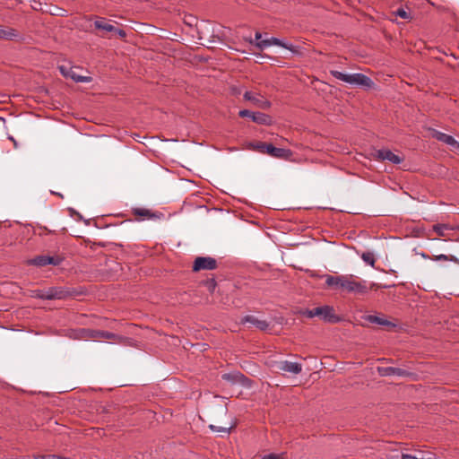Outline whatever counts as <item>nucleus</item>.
Wrapping results in <instances>:
<instances>
[{
  "instance_id": "nucleus-2",
  "label": "nucleus",
  "mask_w": 459,
  "mask_h": 459,
  "mask_svg": "<svg viewBox=\"0 0 459 459\" xmlns=\"http://www.w3.org/2000/svg\"><path fill=\"white\" fill-rule=\"evenodd\" d=\"M331 74L334 78L351 85L363 86L366 88H371L374 85L373 81L363 74H345L340 71H332Z\"/></svg>"
},
{
  "instance_id": "nucleus-25",
  "label": "nucleus",
  "mask_w": 459,
  "mask_h": 459,
  "mask_svg": "<svg viewBox=\"0 0 459 459\" xmlns=\"http://www.w3.org/2000/svg\"><path fill=\"white\" fill-rule=\"evenodd\" d=\"M433 230L437 233L438 236L444 237L446 235V230H448V227L445 224H437L433 227Z\"/></svg>"
},
{
  "instance_id": "nucleus-26",
  "label": "nucleus",
  "mask_w": 459,
  "mask_h": 459,
  "mask_svg": "<svg viewBox=\"0 0 459 459\" xmlns=\"http://www.w3.org/2000/svg\"><path fill=\"white\" fill-rule=\"evenodd\" d=\"M209 428L213 432L229 433L232 427L231 426L230 427H218V426H215V425H210Z\"/></svg>"
},
{
  "instance_id": "nucleus-20",
  "label": "nucleus",
  "mask_w": 459,
  "mask_h": 459,
  "mask_svg": "<svg viewBox=\"0 0 459 459\" xmlns=\"http://www.w3.org/2000/svg\"><path fill=\"white\" fill-rule=\"evenodd\" d=\"M134 213L144 219H151L154 217V214H152L150 210L144 208H136L134 210Z\"/></svg>"
},
{
  "instance_id": "nucleus-36",
  "label": "nucleus",
  "mask_w": 459,
  "mask_h": 459,
  "mask_svg": "<svg viewBox=\"0 0 459 459\" xmlns=\"http://www.w3.org/2000/svg\"><path fill=\"white\" fill-rule=\"evenodd\" d=\"M454 148H457V149H459V142H458V144H455V145H454Z\"/></svg>"
},
{
  "instance_id": "nucleus-17",
  "label": "nucleus",
  "mask_w": 459,
  "mask_h": 459,
  "mask_svg": "<svg viewBox=\"0 0 459 459\" xmlns=\"http://www.w3.org/2000/svg\"><path fill=\"white\" fill-rule=\"evenodd\" d=\"M19 37L16 30L13 28H4L0 26V39L6 40H13Z\"/></svg>"
},
{
  "instance_id": "nucleus-8",
  "label": "nucleus",
  "mask_w": 459,
  "mask_h": 459,
  "mask_svg": "<svg viewBox=\"0 0 459 459\" xmlns=\"http://www.w3.org/2000/svg\"><path fill=\"white\" fill-rule=\"evenodd\" d=\"M246 100L251 101L255 107L262 109H268L271 102L265 100L261 94L252 91H246L243 95Z\"/></svg>"
},
{
  "instance_id": "nucleus-33",
  "label": "nucleus",
  "mask_w": 459,
  "mask_h": 459,
  "mask_svg": "<svg viewBox=\"0 0 459 459\" xmlns=\"http://www.w3.org/2000/svg\"><path fill=\"white\" fill-rule=\"evenodd\" d=\"M44 459H59V456L56 455H46V457H44Z\"/></svg>"
},
{
  "instance_id": "nucleus-16",
  "label": "nucleus",
  "mask_w": 459,
  "mask_h": 459,
  "mask_svg": "<svg viewBox=\"0 0 459 459\" xmlns=\"http://www.w3.org/2000/svg\"><path fill=\"white\" fill-rule=\"evenodd\" d=\"M94 25H95L96 29L104 30L106 32H113L116 30V27H114L105 18H98L94 22Z\"/></svg>"
},
{
  "instance_id": "nucleus-9",
  "label": "nucleus",
  "mask_w": 459,
  "mask_h": 459,
  "mask_svg": "<svg viewBox=\"0 0 459 459\" xmlns=\"http://www.w3.org/2000/svg\"><path fill=\"white\" fill-rule=\"evenodd\" d=\"M45 290L46 299H63L70 295V291L63 287H49Z\"/></svg>"
},
{
  "instance_id": "nucleus-11",
  "label": "nucleus",
  "mask_w": 459,
  "mask_h": 459,
  "mask_svg": "<svg viewBox=\"0 0 459 459\" xmlns=\"http://www.w3.org/2000/svg\"><path fill=\"white\" fill-rule=\"evenodd\" d=\"M277 368H278V369H280L283 372L293 374V375H298L302 370V365L300 363L288 361V360L280 361L277 365Z\"/></svg>"
},
{
  "instance_id": "nucleus-24",
  "label": "nucleus",
  "mask_w": 459,
  "mask_h": 459,
  "mask_svg": "<svg viewBox=\"0 0 459 459\" xmlns=\"http://www.w3.org/2000/svg\"><path fill=\"white\" fill-rule=\"evenodd\" d=\"M368 320L370 323H375V324H377V325H390V322H388L387 320L380 318V317L376 316H369Z\"/></svg>"
},
{
  "instance_id": "nucleus-27",
  "label": "nucleus",
  "mask_w": 459,
  "mask_h": 459,
  "mask_svg": "<svg viewBox=\"0 0 459 459\" xmlns=\"http://www.w3.org/2000/svg\"><path fill=\"white\" fill-rule=\"evenodd\" d=\"M45 290H35L32 291V297L34 298H38V299H46L45 298Z\"/></svg>"
},
{
  "instance_id": "nucleus-12",
  "label": "nucleus",
  "mask_w": 459,
  "mask_h": 459,
  "mask_svg": "<svg viewBox=\"0 0 459 459\" xmlns=\"http://www.w3.org/2000/svg\"><path fill=\"white\" fill-rule=\"evenodd\" d=\"M378 372L383 377H389V376H398V377H405L408 376L409 373L400 368H394V367H385V368H378Z\"/></svg>"
},
{
  "instance_id": "nucleus-22",
  "label": "nucleus",
  "mask_w": 459,
  "mask_h": 459,
  "mask_svg": "<svg viewBox=\"0 0 459 459\" xmlns=\"http://www.w3.org/2000/svg\"><path fill=\"white\" fill-rule=\"evenodd\" d=\"M268 144L269 143H261V142L251 143H249V149L258 151L259 152H262V153H266Z\"/></svg>"
},
{
  "instance_id": "nucleus-13",
  "label": "nucleus",
  "mask_w": 459,
  "mask_h": 459,
  "mask_svg": "<svg viewBox=\"0 0 459 459\" xmlns=\"http://www.w3.org/2000/svg\"><path fill=\"white\" fill-rule=\"evenodd\" d=\"M377 156L383 160H388L393 164H400L403 161V159L398 155L394 154L393 152L387 149H382L377 152Z\"/></svg>"
},
{
  "instance_id": "nucleus-21",
  "label": "nucleus",
  "mask_w": 459,
  "mask_h": 459,
  "mask_svg": "<svg viewBox=\"0 0 459 459\" xmlns=\"http://www.w3.org/2000/svg\"><path fill=\"white\" fill-rule=\"evenodd\" d=\"M91 337L93 338H104V339H112L115 337V334L106 331H92Z\"/></svg>"
},
{
  "instance_id": "nucleus-3",
  "label": "nucleus",
  "mask_w": 459,
  "mask_h": 459,
  "mask_svg": "<svg viewBox=\"0 0 459 459\" xmlns=\"http://www.w3.org/2000/svg\"><path fill=\"white\" fill-rule=\"evenodd\" d=\"M315 314L324 322L330 324H335L342 320L341 316L335 314L334 308L327 305L315 307Z\"/></svg>"
},
{
  "instance_id": "nucleus-7",
  "label": "nucleus",
  "mask_w": 459,
  "mask_h": 459,
  "mask_svg": "<svg viewBox=\"0 0 459 459\" xmlns=\"http://www.w3.org/2000/svg\"><path fill=\"white\" fill-rule=\"evenodd\" d=\"M58 69L62 75H64L66 78H71L75 82H91L92 81L91 77L90 76H82L77 74L74 67L63 65H59Z\"/></svg>"
},
{
  "instance_id": "nucleus-23",
  "label": "nucleus",
  "mask_w": 459,
  "mask_h": 459,
  "mask_svg": "<svg viewBox=\"0 0 459 459\" xmlns=\"http://www.w3.org/2000/svg\"><path fill=\"white\" fill-rule=\"evenodd\" d=\"M361 259L367 264L371 265L372 267L375 265V256L371 252H364L361 255Z\"/></svg>"
},
{
  "instance_id": "nucleus-34",
  "label": "nucleus",
  "mask_w": 459,
  "mask_h": 459,
  "mask_svg": "<svg viewBox=\"0 0 459 459\" xmlns=\"http://www.w3.org/2000/svg\"><path fill=\"white\" fill-rule=\"evenodd\" d=\"M245 40L255 46V42L254 41V39H252V38H245Z\"/></svg>"
},
{
  "instance_id": "nucleus-15",
  "label": "nucleus",
  "mask_w": 459,
  "mask_h": 459,
  "mask_svg": "<svg viewBox=\"0 0 459 459\" xmlns=\"http://www.w3.org/2000/svg\"><path fill=\"white\" fill-rule=\"evenodd\" d=\"M266 153L274 158H287L290 152L287 149L277 148L273 144H268Z\"/></svg>"
},
{
  "instance_id": "nucleus-29",
  "label": "nucleus",
  "mask_w": 459,
  "mask_h": 459,
  "mask_svg": "<svg viewBox=\"0 0 459 459\" xmlns=\"http://www.w3.org/2000/svg\"><path fill=\"white\" fill-rule=\"evenodd\" d=\"M402 459H431V458H424V457L418 458L417 456L412 455L403 454Z\"/></svg>"
},
{
  "instance_id": "nucleus-14",
  "label": "nucleus",
  "mask_w": 459,
  "mask_h": 459,
  "mask_svg": "<svg viewBox=\"0 0 459 459\" xmlns=\"http://www.w3.org/2000/svg\"><path fill=\"white\" fill-rule=\"evenodd\" d=\"M242 323H248L260 330H266L269 326V323L265 320L258 319L255 316H246L242 320Z\"/></svg>"
},
{
  "instance_id": "nucleus-18",
  "label": "nucleus",
  "mask_w": 459,
  "mask_h": 459,
  "mask_svg": "<svg viewBox=\"0 0 459 459\" xmlns=\"http://www.w3.org/2000/svg\"><path fill=\"white\" fill-rule=\"evenodd\" d=\"M434 136L440 142L446 143L454 147L455 144H458V142L451 135H448L445 133L436 131Z\"/></svg>"
},
{
  "instance_id": "nucleus-30",
  "label": "nucleus",
  "mask_w": 459,
  "mask_h": 459,
  "mask_svg": "<svg viewBox=\"0 0 459 459\" xmlns=\"http://www.w3.org/2000/svg\"><path fill=\"white\" fill-rule=\"evenodd\" d=\"M434 260L436 261H447L448 260V256L446 255H436Z\"/></svg>"
},
{
  "instance_id": "nucleus-4",
  "label": "nucleus",
  "mask_w": 459,
  "mask_h": 459,
  "mask_svg": "<svg viewBox=\"0 0 459 459\" xmlns=\"http://www.w3.org/2000/svg\"><path fill=\"white\" fill-rule=\"evenodd\" d=\"M241 117H249L253 122L259 125H270L272 122L271 117L261 112H252L248 109H242L238 113Z\"/></svg>"
},
{
  "instance_id": "nucleus-31",
  "label": "nucleus",
  "mask_w": 459,
  "mask_h": 459,
  "mask_svg": "<svg viewBox=\"0 0 459 459\" xmlns=\"http://www.w3.org/2000/svg\"><path fill=\"white\" fill-rule=\"evenodd\" d=\"M116 34H117L120 38H125L126 33L125 30H121V29H117L116 28L115 31H114Z\"/></svg>"
},
{
  "instance_id": "nucleus-32",
  "label": "nucleus",
  "mask_w": 459,
  "mask_h": 459,
  "mask_svg": "<svg viewBox=\"0 0 459 459\" xmlns=\"http://www.w3.org/2000/svg\"><path fill=\"white\" fill-rule=\"evenodd\" d=\"M262 39V34L260 32H255L254 41L255 42L262 41L263 39Z\"/></svg>"
},
{
  "instance_id": "nucleus-28",
  "label": "nucleus",
  "mask_w": 459,
  "mask_h": 459,
  "mask_svg": "<svg viewBox=\"0 0 459 459\" xmlns=\"http://www.w3.org/2000/svg\"><path fill=\"white\" fill-rule=\"evenodd\" d=\"M301 315L308 318H313L316 316V314H315V308L303 310L301 311Z\"/></svg>"
},
{
  "instance_id": "nucleus-19",
  "label": "nucleus",
  "mask_w": 459,
  "mask_h": 459,
  "mask_svg": "<svg viewBox=\"0 0 459 459\" xmlns=\"http://www.w3.org/2000/svg\"><path fill=\"white\" fill-rule=\"evenodd\" d=\"M393 13L396 17H400L401 19H403V20L410 21L412 19L411 12L410 11V9L408 7H399L397 10L394 11Z\"/></svg>"
},
{
  "instance_id": "nucleus-1",
  "label": "nucleus",
  "mask_w": 459,
  "mask_h": 459,
  "mask_svg": "<svg viewBox=\"0 0 459 459\" xmlns=\"http://www.w3.org/2000/svg\"><path fill=\"white\" fill-rule=\"evenodd\" d=\"M325 284L334 290L346 291L352 294H366L368 288L366 281H358L353 274L330 275L325 274Z\"/></svg>"
},
{
  "instance_id": "nucleus-35",
  "label": "nucleus",
  "mask_w": 459,
  "mask_h": 459,
  "mask_svg": "<svg viewBox=\"0 0 459 459\" xmlns=\"http://www.w3.org/2000/svg\"><path fill=\"white\" fill-rule=\"evenodd\" d=\"M44 457H46V455H39L35 456V459H44Z\"/></svg>"
},
{
  "instance_id": "nucleus-10",
  "label": "nucleus",
  "mask_w": 459,
  "mask_h": 459,
  "mask_svg": "<svg viewBox=\"0 0 459 459\" xmlns=\"http://www.w3.org/2000/svg\"><path fill=\"white\" fill-rule=\"evenodd\" d=\"M273 45L279 46V47L284 48L286 49L292 50L291 44H286V43L282 42L281 39L274 38V37L264 39L262 41L255 42V47L261 50L267 48Z\"/></svg>"
},
{
  "instance_id": "nucleus-6",
  "label": "nucleus",
  "mask_w": 459,
  "mask_h": 459,
  "mask_svg": "<svg viewBox=\"0 0 459 459\" xmlns=\"http://www.w3.org/2000/svg\"><path fill=\"white\" fill-rule=\"evenodd\" d=\"M62 262V258L59 256H49V255H39L28 261L29 264L35 265L38 267H43L48 264L59 265Z\"/></svg>"
},
{
  "instance_id": "nucleus-5",
  "label": "nucleus",
  "mask_w": 459,
  "mask_h": 459,
  "mask_svg": "<svg viewBox=\"0 0 459 459\" xmlns=\"http://www.w3.org/2000/svg\"><path fill=\"white\" fill-rule=\"evenodd\" d=\"M217 267V261L210 256L196 257L194 264L193 271L198 272L201 270H214Z\"/></svg>"
}]
</instances>
